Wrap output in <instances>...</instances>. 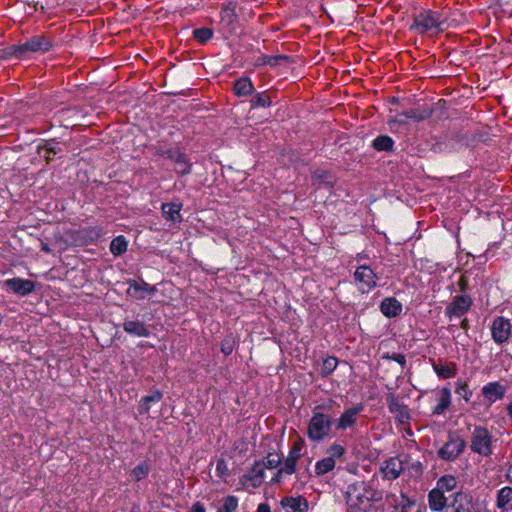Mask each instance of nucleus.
<instances>
[{
    "label": "nucleus",
    "instance_id": "obj_1",
    "mask_svg": "<svg viewBox=\"0 0 512 512\" xmlns=\"http://www.w3.org/2000/svg\"><path fill=\"white\" fill-rule=\"evenodd\" d=\"M446 28V19L432 10H425L416 15L411 26V29L416 30L419 34L440 33Z\"/></svg>",
    "mask_w": 512,
    "mask_h": 512
},
{
    "label": "nucleus",
    "instance_id": "obj_2",
    "mask_svg": "<svg viewBox=\"0 0 512 512\" xmlns=\"http://www.w3.org/2000/svg\"><path fill=\"white\" fill-rule=\"evenodd\" d=\"M346 493L350 501L355 499L360 504L369 501H380L382 499V493L372 488L365 481H356L350 484Z\"/></svg>",
    "mask_w": 512,
    "mask_h": 512
},
{
    "label": "nucleus",
    "instance_id": "obj_3",
    "mask_svg": "<svg viewBox=\"0 0 512 512\" xmlns=\"http://www.w3.org/2000/svg\"><path fill=\"white\" fill-rule=\"evenodd\" d=\"M331 430V419L323 413H315L308 424L307 434L313 441H321Z\"/></svg>",
    "mask_w": 512,
    "mask_h": 512
},
{
    "label": "nucleus",
    "instance_id": "obj_4",
    "mask_svg": "<svg viewBox=\"0 0 512 512\" xmlns=\"http://www.w3.org/2000/svg\"><path fill=\"white\" fill-rule=\"evenodd\" d=\"M470 448L473 452L480 455H490L492 453V436L490 432L484 427H475L471 435Z\"/></svg>",
    "mask_w": 512,
    "mask_h": 512
},
{
    "label": "nucleus",
    "instance_id": "obj_5",
    "mask_svg": "<svg viewBox=\"0 0 512 512\" xmlns=\"http://www.w3.org/2000/svg\"><path fill=\"white\" fill-rule=\"evenodd\" d=\"M304 447V440L302 438H298L292 448L290 449L288 456L284 462L283 468L279 469L276 476L275 481L279 482L282 474L291 475L296 471L297 461L301 456V451Z\"/></svg>",
    "mask_w": 512,
    "mask_h": 512
},
{
    "label": "nucleus",
    "instance_id": "obj_6",
    "mask_svg": "<svg viewBox=\"0 0 512 512\" xmlns=\"http://www.w3.org/2000/svg\"><path fill=\"white\" fill-rule=\"evenodd\" d=\"M355 283L362 293H368L377 285L374 271L366 265L359 266L354 273Z\"/></svg>",
    "mask_w": 512,
    "mask_h": 512
},
{
    "label": "nucleus",
    "instance_id": "obj_7",
    "mask_svg": "<svg viewBox=\"0 0 512 512\" xmlns=\"http://www.w3.org/2000/svg\"><path fill=\"white\" fill-rule=\"evenodd\" d=\"M19 45L22 58H26L29 53L49 51L52 47V42L44 35H37Z\"/></svg>",
    "mask_w": 512,
    "mask_h": 512
},
{
    "label": "nucleus",
    "instance_id": "obj_8",
    "mask_svg": "<svg viewBox=\"0 0 512 512\" xmlns=\"http://www.w3.org/2000/svg\"><path fill=\"white\" fill-rule=\"evenodd\" d=\"M511 324L504 317H496L491 325V334L493 340L498 343H504L511 335Z\"/></svg>",
    "mask_w": 512,
    "mask_h": 512
},
{
    "label": "nucleus",
    "instance_id": "obj_9",
    "mask_svg": "<svg viewBox=\"0 0 512 512\" xmlns=\"http://www.w3.org/2000/svg\"><path fill=\"white\" fill-rule=\"evenodd\" d=\"M465 447V441L460 437H452L438 451L440 458L444 460H454L457 458Z\"/></svg>",
    "mask_w": 512,
    "mask_h": 512
},
{
    "label": "nucleus",
    "instance_id": "obj_10",
    "mask_svg": "<svg viewBox=\"0 0 512 512\" xmlns=\"http://www.w3.org/2000/svg\"><path fill=\"white\" fill-rule=\"evenodd\" d=\"M404 470V462L399 457H391L381 466L383 477L388 480H394L400 476Z\"/></svg>",
    "mask_w": 512,
    "mask_h": 512
},
{
    "label": "nucleus",
    "instance_id": "obj_11",
    "mask_svg": "<svg viewBox=\"0 0 512 512\" xmlns=\"http://www.w3.org/2000/svg\"><path fill=\"white\" fill-rule=\"evenodd\" d=\"M472 304V300L469 296H456L451 304L446 308V314L451 318L461 317L464 315L470 308Z\"/></svg>",
    "mask_w": 512,
    "mask_h": 512
},
{
    "label": "nucleus",
    "instance_id": "obj_12",
    "mask_svg": "<svg viewBox=\"0 0 512 512\" xmlns=\"http://www.w3.org/2000/svg\"><path fill=\"white\" fill-rule=\"evenodd\" d=\"M128 284L129 288L127 293L134 299H144L147 295L153 294L156 291L155 286H151L144 281L138 282L136 280H130Z\"/></svg>",
    "mask_w": 512,
    "mask_h": 512
},
{
    "label": "nucleus",
    "instance_id": "obj_13",
    "mask_svg": "<svg viewBox=\"0 0 512 512\" xmlns=\"http://www.w3.org/2000/svg\"><path fill=\"white\" fill-rule=\"evenodd\" d=\"M5 286L19 295H28L35 289V283L28 279L12 278L5 281Z\"/></svg>",
    "mask_w": 512,
    "mask_h": 512
},
{
    "label": "nucleus",
    "instance_id": "obj_14",
    "mask_svg": "<svg viewBox=\"0 0 512 512\" xmlns=\"http://www.w3.org/2000/svg\"><path fill=\"white\" fill-rule=\"evenodd\" d=\"M281 505L287 512H307L308 511V501L302 496L284 497L281 500Z\"/></svg>",
    "mask_w": 512,
    "mask_h": 512
},
{
    "label": "nucleus",
    "instance_id": "obj_15",
    "mask_svg": "<svg viewBox=\"0 0 512 512\" xmlns=\"http://www.w3.org/2000/svg\"><path fill=\"white\" fill-rule=\"evenodd\" d=\"M362 405L347 409L338 419L336 424L337 429L345 430L351 427L357 420L358 415L362 411Z\"/></svg>",
    "mask_w": 512,
    "mask_h": 512
},
{
    "label": "nucleus",
    "instance_id": "obj_16",
    "mask_svg": "<svg viewBox=\"0 0 512 512\" xmlns=\"http://www.w3.org/2000/svg\"><path fill=\"white\" fill-rule=\"evenodd\" d=\"M506 388L498 382H491L485 385L482 393L489 402L500 400L505 395Z\"/></svg>",
    "mask_w": 512,
    "mask_h": 512
},
{
    "label": "nucleus",
    "instance_id": "obj_17",
    "mask_svg": "<svg viewBox=\"0 0 512 512\" xmlns=\"http://www.w3.org/2000/svg\"><path fill=\"white\" fill-rule=\"evenodd\" d=\"M380 310L386 317H395L402 311V305L397 299L389 297L381 302Z\"/></svg>",
    "mask_w": 512,
    "mask_h": 512
},
{
    "label": "nucleus",
    "instance_id": "obj_18",
    "mask_svg": "<svg viewBox=\"0 0 512 512\" xmlns=\"http://www.w3.org/2000/svg\"><path fill=\"white\" fill-rule=\"evenodd\" d=\"M386 501L394 508L393 512H408V508L413 504L403 494H401L399 498L393 494L387 495Z\"/></svg>",
    "mask_w": 512,
    "mask_h": 512
},
{
    "label": "nucleus",
    "instance_id": "obj_19",
    "mask_svg": "<svg viewBox=\"0 0 512 512\" xmlns=\"http://www.w3.org/2000/svg\"><path fill=\"white\" fill-rule=\"evenodd\" d=\"M163 217L173 223L181 221V205L176 203H164L161 207Z\"/></svg>",
    "mask_w": 512,
    "mask_h": 512
},
{
    "label": "nucleus",
    "instance_id": "obj_20",
    "mask_svg": "<svg viewBox=\"0 0 512 512\" xmlns=\"http://www.w3.org/2000/svg\"><path fill=\"white\" fill-rule=\"evenodd\" d=\"M387 404L390 412L396 414L400 421L408 418L406 407L393 394L387 397Z\"/></svg>",
    "mask_w": 512,
    "mask_h": 512
},
{
    "label": "nucleus",
    "instance_id": "obj_21",
    "mask_svg": "<svg viewBox=\"0 0 512 512\" xmlns=\"http://www.w3.org/2000/svg\"><path fill=\"white\" fill-rule=\"evenodd\" d=\"M123 329L125 332L138 337H147L150 334L144 323L140 321H125Z\"/></svg>",
    "mask_w": 512,
    "mask_h": 512
},
{
    "label": "nucleus",
    "instance_id": "obj_22",
    "mask_svg": "<svg viewBox=\"0 0 512 512\" xmlns=\"http://www.w3.org/2000/svg\"><path fill=\"white\" fill-rule=\"evenodd\" d=\"M429 507L434 511H441L446 506V498L440 489H433L428 495Z\"/></svg>",
    "mask_w": 512,
    "mask_h": 512
},
{
    "label": "nucleus",
    "instance_id": "obj_23",
    "mask_svg": "<svg viewBox=\"0 0 512 512\" xmlns=\"http://www.w3.org/2000/svg\"><path fill=\"white\" fill-rule=\"evenodd\" d=\"M433 369L439 377H442L444 379L454 377L457 372V366L453 362L434 363Z\"/></svg>",
    "mask_w": 512,
    "mask_h": 512
},
{
    "label": "nucleus",
    "instance_id": "obj_24",
    "mask_svg": "<svg viewBox=\"0 0 512 512\" xmlns=\"http://www.w3.org/2000/svg\"><path fill=\"white\" fill-rule=\"evenodd\" d=\"M233 89L236 95L247 96L252 94L254 87L251 80L248 77H242L235 80Z\"/></svg>",
    "mask_w": 512,
    "mask_h": 512
},
{
    "label": "nucleus",
    "instance_id": "obj_25",
    "mask_svg": "<svg viewBox=\"0 0 512 512\" xmlns=\"http://www.w3.org/2000/svg\"><path fill=\"white\" fill-rule=\"evenodd\" d=\"M162 398L163 394L159 390L154 391L151 395L143 397L139 404V412L141 414H148L151 408V403H158Z\"/></svg>",
    "mask_w": 512,
    "mask_h": 512
},
{
    "label": "nucleus",
    "instance_id": "obj_26",
    "mask_svg": "<svg viewBox=\"0 0 512 512\" xmlns=\"http://www.w3.org/2000/svg\"><path fill=\"white\" fill-rule=\"evenodd\" d=\"M497 506L503 510L512 509V488L503 487L499 490L497 496Z\"/></svg>",
    "mask_w": 512,
    "mask_h": 512
},
{
    "label": "nucleus",
    "instance_id": "obj_27",
    "mask_svg": "<svg viewBox=\"0 0 512 512\" xmlns=\"http://www.w3.org/2000/svg\"><path fill=\"white\" fill-rule=\"evenodd\" d=\"M451 404V393L448 388H443L440 391L438 404L433 410V414H442Z\"/></svg>",
    "mask_w": 512,
    "mask_h": 512
},
{
    "label": "nucleus",
    "instance_id": "obj_28",
    "mask_svg": "<svg viewBox=\"0 0 512 512\" xmlns=\"http://www.w3.org/2000/svg\"><path fill=\"white\" fill-rule=\"evenodd\" d=\"M265 466L263 463L256 462L251 470V473L249 476H247V480H250L252 482L253 487H258L264 479V473H265Z\"/></svg>",
    "mask_w": 512,
    "mask_h": 512
},
{
    "label": "nucleus",
    "instance_id": "obj_29",
    "mask_svg": "<svg viewBox=\"0 0 512 512\" xmlns=\"http://www.w3.org/2000/svg\"><path fill=\"white\" fill-rule=\"evenodd\" d=\"M336 462L329 457H324L323 459L316 462L315 465V473L316 475H324L335 468Z\"/></svg>",
    "mask_w": 512,
    "mask_h": 512
},
{
    "label": "nucleus",
    "instance_id": "obj_30",
    "mask_svg": "<svg viewBox=\"0 0 512 512\" xmlns=\"http://www.w3.org/2000/svg\"><path fill=\"white\" fill-rule=\"evenodd\" d=\"M431 111L429 109H424L422 111L418 109H410L407 111H403L400 113V116H404L407 119H412L415 122H420L428 117H430Z\"/></svg>",
    "mask_w": 512,
    "mask_h": 512
},
{
    "label": "nucleus",
    "instance_id": "obj_31",
    "mask_svg": "<svg viewBox=\"0 0 512 512\" xmlns=\"http://www.w3.org/2000/svg\"><path fill=\"white\" fill-rule=\"evenodd\" d=\"M61 151V148L59 147L58 143L54 142L53 140L47 141L43 146H39L38 152L39 154H43V156L46 159V162L49 163L51 161L50 154H57Z\"/></svg>",
    "mask_w": 512,
    "mask_h": 512
},
{
    "label": "nucleus",
    "instance_id": "obj_32",
    "mask_svg": "<svg viewBox=\"0 0 512 512\" xmlns=\"http://www.w3.org/2000/svg\"><path fill=\"white\" fill-rule=\"evenodd\" d=\"M312 180L314 185H320L322 183L328 187H332L334 185V178L324 170L315 171L312 176Z\"/></svg>",
    "mask_w": 512,
    "mask_h": 512
},
{
    "label": "nucleus",
    "instance_id": "obj_33",
    "mask_svg": "<svg viewBox=\"0 0 512 512\" xmlns=\"http://www.w3.org/2000/svg\"><path fill=\"white\" fill-rule=\"evenodd\" d=\"M128 243L123 236L114 238L110 244V251L113 255L118 256L126 252Z\"/></svg>",
    "mask_w": 512,
    "mask_h": 512
},
{
    "label": "nucleus",
    "instance_id": "obj_34",
    "mask_svg": "<svg viewBox=\"0 0 512 512\" xmlns=\"http://www.w3.org/2000/svg\"><path fill=\"white\" fill-rule=\"evenodd\" d=\"M259 64L261 65H271V66H277L280 64H285L289 62V58L285 55H277V56H267L264 55L259 58Z\"/></svg>",
    "mask_w": 512,
    "mask_h": 512
},
{
    "label": "nucleus",
    "instance_id": "obj_35",
    "mask_svg": "<svg viewBox=\"0 0 512 512\" xmlns=\"http://www.w3.org/2000/svg\"><path fill=\"white\" fill-rule=\"evenodd\" d=\"M372 145L378 151H390L393 146V140L389 136H378L374 139Z\"/></svg>",
    "mask_w": 512,
    "mask_h": 512
},
{
    "label": "nucleus",
    "instance_id": "obj_36",
    "mask_svg": "<svg viewBox=\"0 0 512 512\" xmlns=\"http://www.w3.org/2000/svg\"><path fill=\"white\" fill-rule=\"evenodd\" d=\"M149 470V463L147 461H143L131 471V477L134 481H140L148 475Z\"/></svg>",
    "mask_w": 512,
    "mask_h": 512
},
{
    "label": "nucleus",
    "instance_id": "obj_37",
    "mask_svg": "<svg viewBox=\"0 0 512 512\" xmlns=\"http://www.w3.org/2000/svg\"><path fill=\"white\" fill-rule=\"evenodd\" d=\"M464 502L466 505L468 504L466 496L457 494L454 503L448 507L447 512H469V509L464 506Z\"/></svg>",
    "mask_w": 512,
    "mask_h": 512
},
{
    "label": "nucleus",
    "instance_id": "obj_38",
    "mask_svg": "<svg viewBox=\"0 0 512 512\" xmlns=\"http://www.w3.org/2000/svg\"><path fill=\"white\" fill-rule=\"evenodd\" d=\"M12 57L23 59L20 45H11L6 48L0 49V59H9Z\"/></svg>",
    "mask_w": 512,
    "mask_h": 512
},
{
    "label": "nucleus",
    "instance_id": "obj_39",
    "mask_svg": "<svg viewBox=\"0 0 512 512\" xmlns=\"http://www.w3.org/2000/svg\"><path fill=\"white\" fill-rule=\"evenodd\" d=\"M177 157H178V161L175 164V171L179 175L189 174L191 171V163L188 160V158L185 155L177 156Z\"/></svg>",
    "mask_w": 512,
    "mask_h": 512
},
{
    "label": "nucleus",
    "instance_id": "obj_40",
    "mask_svg": "<svg viewBox=\"0 0 512 512\" xmlns=\"http://www.w3.org/2000/svg\"><path fill=\"white\" fill-rule=\"evenodd\" d=\"M238 507V500L234 496H228L223 500L222 506L217 512H234Z\"/></svg>",
    "mask_w": 512,
    "mask_h": 512
},
{
    "label": "nucleus",
    "instance_id": "obj_41",
    "mask_svg": "<svg viewBox=\"0 0 512 512\" xmlns=\"http://www.w3.org/2000/svg\"><path fill=\"white\" fill-rule=\"evenodd\" d=\"M251 104L254 107H268L271 105V99L266 93H258L252 98Z\"/></svg>",
    "mask_w": 512,
    "mask_h": 512
},
{
    "label": "nucleus",
    "instance_id": "obj_42",
    "mask_svg": "<svg viewBox=\"0 0 512 512\" xmlns=\"http://www.w3.org/2000/svg\"><path fill=\"white\" fill-rule=\"evenodd\" d=\"M437 485L436 489L451 491L456 486V479L453 476H444L438 481Z\"/></svg>",
    "mask_w": 512,
    "mask_h": 512
},
{
    "label": "nucleus",
    "instance_id": "obj_43",
    "mask_svg": "<svg viewBox=\"0 0 512 512\" xmlns=\"http://www.w3.org/2000/svg\"><path fill=\"white\" fill-rule=\"evenodd\" d=\"M193 35H194V38L198 42L205 43L206 41H208L212 37L213 32L209 28H200V29H195L193 31Z\"/></svg>",
    "mask_w": 512,
    "mask_h": 512
},
{
    "label": "nucleus",
    "instance_id": "obj_44",
    "mask_svg": "<svg viewBox=\"0 0 512 512\" xmlns=\"http://www.w3.org/2000/svg\"><path fill=\"white\" fill-rule=\"evenodd\" d=\"M281 463V456L277 453H268V455L265 458V461L263 462V465L265 468L268 469H275L277 468Z\"/></svg>",
    "mask_w": 512,
    "mask_h": 512
},
{
    "label": "nucleus",
    "instance_id": "obj_45",
    "mask_svg": "<svg viewBox=\"0 0 512 512\" xmlns=\"http://www.w3.org/2000/svg\"><path fill=\"white\" fill-rule=\"evenodd\" d=\"M235 346V338L232 335L225 337L221 343V351L225 355H230Z\"/></svg>",
    "mask_w": 512,
    "mask_h": 512
},
{
    "label": "nucleus",
    "instance_id": "obj_46",
    "mask_svg": "<svg viewBox=\"0 0 512 512\" xmlns=\"http://www.w3.org/2000/svg\"><path fill=\"white\" fill-rule=\"evenodd\" d=\"M345 453V449L343 446L339 444H333L327 450V454L329 458H332L335 462L337 459H340Z\"/></svg>",
    "mask_w": 512,
    "mask_h": 512
},
{
    "label": "nucleus",
    "instance_id": "obj_47",
    "mask_svg": "<svg viewBox=\"0 0 512 512\" xmlns=\"http://www.w3.org/2000/svg\"><path fill=\"white\" fill-rule=\"evenodd\" d=\"M456 386V393L460 395L465 401H469L471 397V391L466 382L458 381Z\"/></svg>",
    "mask_w": 512,
    "mask_h": 512
},
{
    "label": "nucleus",
    "instance_id": "obj_48",
    "mask_svg": "<svg viewBox=\"0 0 512 512\" xmlns=\"http://www.w3.org/2000/svg\"><path fill=\"white\" fill-rule=\"evenodd\" d=\"M337 366V360L334 357L326 359L323 363V371L326 374L331 373Z\"/></svg>",
    "mask_w": 512,
    "mask_h": 512
},
{
    "label": "nucleus",
    "instance_id": "obj_49",
    "mask_svg": "<svg viewBox=\"0 0 512 512\" xmlns=\"http://www.w3.org/2000/svg\"><path fill=\"white\" fill-rule=\"evenodd\" d=\"M160 154L166 155L167 158H169L171 161H173L175 164L178 161L177 156H183L184 154L181 153L178 150H167L165 152H159Z\"/></svg>",
    "mask_w": 512,
    "mask_h": 512
},
{
    "label": "nucleus",
    "instance_id": "obj_50",
    "mask_svg": "<svg viewBox=\"0 0 512 512\" xmlns=\"http://www.w3.org/2000/svg\"><path fill=\"white\" fill-rule=\"evenodd\" d=\"M160 154L166 155L167 158H169L171 161H173L175 164L178 161L177 156H183L184 154L181 153L178 150H167L165 152H159Z\"/></svg>",
    "mask_w": 512,
    "mask_h": 512
},
{
    "label": "nucleus",
    "instance_id": "obj_51",
    "mask_svg": "<svg viewBox=\"0 0 512 512\" xmlns=\"http://www.w3.org/2000/svg\"><path fill=\"white\" fill-rule=\"evenodd\" d=\"M235 16L234 7L226 6L223 8L221 12L222 19H228L229 21H232Z\"/></svg>",
    "mask_w": 512,
    "mask_h": 512
},
{
    "label": "nucleus",
    "instance_id": "obj_52",
    "mask_svg": "<svg viewBox=\"0 0 512 512\" xmlns=\"http://www.w3.org/2000/svg\"><path fill=\"white\" fill-rule=\"evenodd\" d=\"M460 291L464 292L468 287V279L462 275L458 281Z\"/></svg>",
    "mask_w": 512,
    "mask_h": 512
},
{
    "label": "nucleus",
    "instance_id": "obj_53",
    "mask_svg": "<svg viewBox=\"0 0 512 512\" xmlns=\"http://www.w3.org/2000/svg\"><path fill=\"white\" fill-rule=\"evenodd\" d=\"M391 359L399 363L401 366L406 364V358L403 354H394Z\"/></svg>",
    "mask_w": 512,
    "mask_h": 512
},
{
    "label": "nucleus",
    "instance_id": "obj_54",
    "mask_svg": "<svg viewBox=\"0 0 512 512\" xmlns=\"http://www.w3.org/2000/svg\"><path fill=\"white\" fill-rule=\"evenodd\" d=\"M217 471L221 474V475H224V473L226 472L227 470V467H226V464H225V461L224 460H219L217 462V467H216Z\"/></svg>",
    "mask_w": 512,
    "mask_h": 512
},
{
    "label": "nucleus",
    "instance_id": "obj_55",
    "mask_svg": "<svg viewBox=\"0 0 512 512\" xmlns=\"http://www.w3.org/2000/svg\"><path fill=\"white\" fill-rule=\"evenodd\" d=\"M190 512H205V508L201 503L196 502L193 504Z\"/></svg>",
    "mask_w": 512,
    "mask_h": 512
},
{
    "label": "nucleus",
    "instance_id": "obj_56",
    "mask_svg": "<svg viewBox=\"0 0 512 512\" xmlns=\"http://www.w3.org/2000/svg\"><path fill=\"white\" fill-rule=\"evenodd\" d=\"M256 512H271L270 507L267 503H261Z\"/></svg>",
    "mask_w": 512,
    "mask_h": 512
},
{
    "label": "nucleus",
    "instance_id": "obj_57",
    "mask_svg": "<svg viewBox=\"0 0 512 512\" xmlns=\"http://www.w3.org/2000/svg\"><path fill=\"white\" fill-rule=\"evenodd\" d=\"M407 118H405L404 116H400V114L396 115L395 119L393 120L394 122L396 123H399V124H405L406 123V120Z\"/></svg>",
    "mask_w": 512,
    "mask_h": 512
},
{
    "label": "nucleus",
    "instance_id": "obj_58",
    "mask_svg": "<svg viewBox=\"0 0 512 512\" xmlns=\"http://www.w3.org/2000/svg\"><path fill=\"white\" fill-rule=\"evenodd\" d=\"M41 250L46 252V253H50L51 252V249L49 248V246L46 243H44V242L41 243Z\"/></svg>",
    "mask_w": 512,
    "mask_h": 512
},
{
    "label": "nucleus",
    "instance_id": "obj_59",
    "mask_svg": "<svg viewBox=\"0 0 512 512\" xmlns=\"http://www.w3.org/2000/svg\"><path fill=\"white\" fill-rule=\"evenodd\" d=\"M507 478L509 481H512V465L508 469Z\"/></svg>",
    "mask_w": 512,
    "mask_h": 512
},
{
    "label": "nucleus",
    "instance_id": "obj_60",
    "mask_svg": "<svg viewBox=\"0 0 512 512\" xmlns=\"http://www.w3.org/2000/svg\"><path fill=\"white\" fill-rule=\"evenodd\" d=\"M508 415L512 418V402L507 407Z\"/></svg>",
    "mask_w": 512,
    "mask_h": 512
},
{
    "label": "nucleus",
    "instance_id": "obj_61",
    "mask_svg": "<svg viewBox=\"0 0 512 512\" xmlns=\"http://www.w3.org/2000/svg\"><path fill=\"white\" fill-rule=\"evenodd\" d=\"M130 512H140V509L138 507H133Z\"/></svg>",
    "mask_w": 512,
    "mask_h": 512
}]
</instances>
